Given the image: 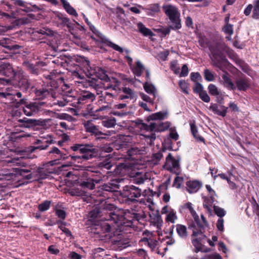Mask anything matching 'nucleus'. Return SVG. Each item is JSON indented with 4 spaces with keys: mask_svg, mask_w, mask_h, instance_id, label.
<instances>
[{
    "mask_svg": "<svg viewBox=\"0 0 259 259\" xmlns=\"http://www.w3.org/2000/svg\"><path fill=\"white\" fill-rule=\"evenodd\" d=\"M102 123L104 126L107 128H111L116 125V121L114 118H111L102 121Z\"/></svg>",
    "mask_w": 259,
    "mask_h": 259,
    "instance_id": "nucleus-43",
    "label": "nucleus"
},
{
    "mask_svg": "<svg viewBox=\"0 0 259 259\" xmlns=\"http://www.w3.org/2000/svg\"><path fill=\"white\" fill-rule=\"evenodd\" d=\"M213 208L215 214H217L219 218H223V217L226 215V212L224 209L216 205H214Z\"/></svg>",
    "mask_w": 259,
    "mask_h": 259,
    "instance_id": "nucleus-47",
    "label": "nucleus"
},
{
    "mask_svg": "<svg viewBox=\"0 0 259 259\" xmlns=\"http://www.w3.org/2000/svg\"><path fill=\"white\" fill-rule=\"evenodd\" d=\"M141 190L135 186H126L124 187L122 196L131 201H136V198L141 195Z\"/></svg>",
    "mask_w": 259,
    "mask_h": 259,
    "instance_id": "nucleus-10",
    "label": "nucleus"
},
{
    "mask_svg": "<svg viewBox=\"0 0 259 259\" xmlns=\"http://www.w3.org/2000/svg\"><path fill=\"white\" fill-rule=\"evenodd\" d=\"M48 156H50L51 158L55 160H59L62 158H64V157L60 150L57 147L52 148V150L49 152Z\"/></svg>",
    "mask_w": 259,
    "mask_h": 259,
    "instance_id": "nucleus-29",
    "label": "nucleus"
},
{
    "mask_svg": "<svg viewBox=\"0 0 259 259\" xmlns=\"http://www.w3.org/2000/svg\"><path fill=\"white\" fill-rule=\"evenodd\" d=\"M144 213L133 209L123 212H110L106 218L98 220L97 225L103 233H107V236H120L124 227L132 225L133 221H139L144 217Z\"/></svg>",
    "mask_w": 259,
    "mask_h": 259,
    "instance_id": "nucleus-1",
    "label": "nucleus"
},
{
    "mask_svg": "<svg viewBox=\"0 0 259 259\" xmlns=\"http://www.w3.org/2000/svg\"><path fill=\"white\" fill-rule=\"evenodd\" d=\"M62 3L63 8L69 14L74 16H77V13L76 10L72 7L69 3L66 0H60Z\"/></svg>",
    "mask_w": 259,
    "mask_h": 259,
    "instance_id": "nucleus-34",
    "label": "nucleus"
},
{
    "mask_svg": "<svg viewBox=\"0 0 259 259\" xmlns=\"http://www.w3.org/2000/svg\"><path fill=\"white\" fill-rule=\"evenodd\" d=\"M176 230L179 237L182 239H186L187 237V232L186 227L182 225L178 224L176 225Z\"/></svg>",
    "mask_w": 259,
    "mask_h": 259,
    "instance_id": "nucleus-38",
    "label": "nucleus"
},
{
    "mask_svg": "<svg viewBox=\"0 0 259 259\" xmlns=\"http://www.w3.org/2000/svg\"><path fill=\"white\" fill-rule=\"evenodd\" d=\"M201 218L202 221V223L200 222L199 218L198 222L195 221L197 227L199 228V230H197L196 227H195V228L193 231V236H197L199 235V234H202L204 228L207 227V222L204 216L203 215H201Z\"/></svg>",
    "mask_w": 259,
    "mask_h": 259,
    "instance_id": "nucleus-23",
    "label": "nucleus"
},
{
    "mask_svg": "<svg viewBox=\"0 0 259 259\" xmlns=\"http://www.w3.org/2000/svg\"><path fill=\"white\" fill-rule=\"evenodd\" d=\"M91 167H86L82 166V178L85 177L87 179L86 181L82 180V188H87L89 189H93L95 188V182L96 183H98V180H95L90 178L92 176L93 170H91Z\"/></svg>",
    "mask_w": 259,
    "mask_h": 259,
    "instance_id": "nucleus-9",
    "label": "nucleus"
},
{
    "mask_svg": "<svg viewBox=\"0 0 259 259\" xmlns=\"http://www.w3.org/2000/svg\"><path fill=\"white\" fill-rule=\"evenodd\" d=\"M162 156L163 155L161 152L153 154L151 157L150 162L153 165L157 164Z\"/></svg>",
    "mask_w": 259,
    "mask_h": 259,
    "instance_id": "nucleus-41",
    "label": "nucleus"
},
{
    "mask_svg": "<svg viewBox=\"0 0 259 259\" xmlns=\"http://www.w3.org/2000/svg\"><path fill=\"white\" fill-rule=\"evenodd\" d=\"M84 73L88 79L82 76V86L84 88L91 87L96 90L100 85L99 81L96 78L105 81L109 79L106 71L98 67L91 66L89 60L82 56V73Z\"/></svg>",
    "mask_w": 259,
    "mask_h": 259,
    "instance_id": "nucleus-3",
    "label": "nucleus"
},
{
    "mask_svg": "<svg viewBox=\"0 0 259 259\" xmlns=\"http://www.w3.org/2000/svg\"><path fill=\"white\" fill-rule=\"evenodd\" d=\"M228 109V108L225 106H219L217 104L211 103L209 107V109L214 114L223 117L226 116Z\"/></svg>",
    "mask_w": 259,
    "mask_h": 259,
    "instance_id": "nucleus-22",
    "label": "nucleus"
},
{
    "mask_svg": "<svg viewBox=\"0 0 259 259\" xmlns=\"http://www.w3.org/2000/svg\"><path fill=\"white\" fill-rule=\"evenodd\" d=\"M51 201L46 200L39 204L38 206V208L41 211H45L49 209Z\"/></svg>",
    "mask_w": 259,
    "mask_h": 259,
    "instance_id": "nucleus-49",
    "label": "nucleus"
},
{
    "mask_svg": "<svg viewBox=\"0 0 259 259\" xmlns=\"http://www.w3.org/2000/svg\"><path fill=\"white\" fill-rule=\"evenodd\" d=\"M19 123H22V125L24 127H29L30 125L34 124L36 121L35 119H28L27 118H24L23 119H20L18 120Z\"/></svg>",
    "mask_w": 259,
    "mask_h": 259,
    "instance_id": "nucleus-44",
    "label": "nucleus"
},
{
    "mask_svg": "<svg viewBox=\"0 0 259 259\" xmlns=\"http://www.w3.org/2000/svg\"><path fill=\"white\" fill-rule=\"evenodd\" d=\"M187 190L190 193L197 192L201 187L202 184L198 181H188L187 182Z\"/></svg>",
    "mask_w": 259,
    "mask_h": 259,
    "instance_id": "nucleus-26",
    "label": "nucleus"
},
{
    "mask_svg": "<svg viewBox=\"0 0 259 259\" xmlns=\"http://www.w3.org/2000/svg\"><path fill=\"white\" fill-rule=\"evenodd\" d=\"M53 140L50 136H47V137H41L40 139L37 140L34 142V144L38 145L37 146H30L29 147V151L33 152L36 149L45 150L47 149L50 144L53 143Z\"/></svg>",
    "mask_w": 259,
    "mask_h": 259,
    "instance_id": "nucleus-15",
    "label": "nucleus"
},
{
    "mask_svg": "<svg viewBox=\"0 0 259 259\" xmlns=\"http://www.w3.org/2000/svg\"><path fill=\"white\" fill-rule=\"evenodd\" d=\"M84 126L87 132H89L92 134L95 135L96 136L98 135H108V134H104L101 132L98 128V127L95 125L92 122V120H88L84 123Z\"/></svg>",
    "mask_w": 259,
    "mask_h": 259,
    "instance_id": "nucleus-20",
    "label": "nucleus"
},
{
    "mask_svg": "<svg viewBox=\"0 0 259 259\" xmlns=\"http://www.w3.org/2000/svg\"><path fill=\"white\" fill-rule=\"evenodd\" d=\"M183 181V178L180 176H176L175 178L174 185L176 186L177 188H179Z\"/></svg>",
    "mask_w": 259,
    "mask_h": 259,
    "instance_id": "nucleus-63",
    "label": "nucleus"
},
{
    "mask_svg": "<svg viewBox=\"0 0 259 259\" xmlns=\"http://www.w3.org/2000/svg\"><path fill=\"white\" fill-rule=\"evenodd\" d=\"M200 235H201V236H200V237H197L196 238H194V239H193L192 240V243L193 244V245H194V246L196 248V252H198L199 251H200L202 249V245H201V243L200 242L201 241V239H203L205 237V236L204 235L202 234H200ZM192 237H194V236L192 235Z\"/></svg>",
    "mask_w": 259,
    "mask_h": 259,
    "instance_id": "nucleus-37",
    "label": "nucleus"
},
{
    "mask_svg": "<svg viewBox=\"0 0 259 259\" xmlns=\"http://www.w3.org/2000/svg\"><path fill=\"white\" fill-rule=\"evenodd\" d=\"M23 110L26 116H33L38 112L39 106L36 103H26L23 107Z\"/></svg>",
    "mask_w": 259,
    "mask_h": 259,
    "instance_id": "nucleus-17",
    "label": "nucleus"
},
{
    "mask_svg": "<svg viewBox=\"0 0 259 259\" xmlns=\"http://www.w3.org/2000/svg\"><path fill=\"white\" fill-rule=\"evenodd\" d=\"M224 85L229 90H234L236 89V86L232 81L229 77L228 74L225 73L222 75Z\"/></svg>",
    "mask_w": 259,
    "mask_h": 259,
    "instance_id": "nucleus-33",
    "label": "nucleus"
},
{
    "mask_svg": "<svg viewBox=\"0 0 259 259\" xmlns=\"http://www.w3.org/2000/svg\"><path fill=\"white\" fill-rule=\"evenodd\" d=\"M179 85L183 92L186 94H189L188 89L189 84L184 80H180Z\"/></svg>",
    "mask_w": 259,
    "mask_h": 259,
    "instance_id": "nucleus-48",
    "label": "nucleus"
},
{
    "mask_svg": "<svg viewBox=\"0 0 259 259\" xmlns=\"http://www.w3.org/2000/svg\"><path fill=\"white\" fill-rule=\"evenodd\" d=\"M140 97L143 101L151 104H153L154 100L156 99L153 98V97H150V96L145 94L144 93H140Z\"/></svg>",
    "mask_w": 259,
    "mask_h": 259,
    "instance_id": "nucleus-53",
    "label": "nucleus"
},
{
    "mask_svg": "<svg viewBox=\"0 0 259 259\" xmlns=\"http://www.w3.org/2000/svg\"><path fill=\"white\" fill-rule=\"evenodd\" d=\"M96 155V150L93 145L82 144V161L90 159Z\"/></svg>",
    "mask_w": 259,
    "mask_h": 259,
    "instance_id": "nucleus-16",
    "label": "nucleus"
},
{
    "mask_svg": "<svg viewBox=\"0 0 259 259\" xmlns=\"http://www.w3.org/2000/svg\"><path fill=\"white\" fill-rule=\"evenodd\" d=\"M204 78L208 81H212L214 80V74L207 69L204 70Z\"/></svg>",
    "mask_w": 259,
    "mask_h": 259,
    "instance_id": "nucleus-50",
    "label": "nucleus"
},
{
    "mask_svg": "<svg viewBox=\"0 0 259 259\" xmlns=\"http://www.w3.org/2000/svg\"><path fill=\"white\" fill-rule=\"evenodd\" d=\"M162 10L166 16L172 23L173 29H179L181 27L180 13L178 8L171 4H164L162 6Z\"/></svg>",
    "mask_w": 259,
    "mask_h": 259,
    "instance_id": "nucleus-5",
    "label": "nucleus"
},
{
    "mask_svg": "<svg viewBox=\"0 0 259 259\" xmlns=\"http://www.w3.org/2000/svg\"><path fill=\"white\" fill-rule=\"evenodd\" d=\"M143 237L140 240L142 245L147 246L152 250L157 247L158 242L152 232L144 231L143 233Z\"/></svg>",
    "mask_w": 259,
    "mask_h": 259,
    "instance_id": "nucleus-11",
    "label": "nucleus"
},
{
    "mask_svg": "<svg viewBox=\"0 0 259 259\" xmlns=\"http://www.w3.org/2000/svg\"><path fill=\"white\" fill-rule=\"evenodd\" d=\"M140 202L147 206L150 209L154 204L152 199L151 198L141 199Z\"/></svg>",
    "mask_w": 259,
    "mask_h": 259,
    "instance_id": "nucleus-55",
    "label": "nucleus"
},
{
    "mask_svg": "<svg viewBox=\"0 0 259 259\" xmlns=\"http://www.w3.org/2000/svg\"><path fill=\"white\" fill-rule=\"evenodd\" d=\"M105 83L103 84L105 90H112L113 91H117L119 89V86L120 84L117 79L115 77H109V79H106L105 81Z\"/></svg>",
    "mask_w": 259,
    "mask_h": 259,
    "instance_id": "nucleus-19",
    "label": "nucleus"
},
{
    "mask_svg": "<svg viewBox=\"0 0 259 259\" xmlns=\"http://www.w3.org/2000/svg\"><path fill=\"white\" fill-rule=\"evenodd\" d=\"M57 224L59 225V228L67 236H71V233L69 229L65 227V224L61 221H57Z\"/></svg>",
    "mask_w": 259,
    "mask_h": 259,
    "instance_id": "nucleus-51",
    "label": "nucleus"
},
{
    "mask_svg": "<svg viewBox=\"0 0 259 259\" xmlns=\"http://www.w3.org/2000/svg\"><path fill=\"white\" fill-rule=\"evenodd\" d=\"M99 165L100 167L105 168L107 169H110L112 166L111 163V160H110L109 158H107L106 161L100 162Z\"/></svg>",
    "mask_w": 259,
    "mask_h": 259,
    "instance_id": "nucleus-57",
    "label": "nucleus"
},
{
    "mask_svg": "<svg viewBox=\"0 0 259 259\" xmlns=\"http://www.w3.org/2000/svg\"><path fill=\"white\" fill-rule=\"evenodd\" d=\"M164 167L167 170L178 175L180 171L179 159L174 158L170 153L166 157Z\"/></svg>",
    "mask_w": 259,
    "mask_h": 259,
    "instance_id": "nucleus-13",
    "label": "nucleus"
},
{
    "mask_svg": "<svg viewBox=\"0 0 259 259\" xmlns=\"http://www.w3.org/2000/svg\"><path fill=\"white\" fill-rule=\"evenodd\" d=\"M65 177L66 178L65 179V181L70 182L73 185L68 190V193L71 196H79L80 195L81 183L79 182L78 176L71 171H69L66 174Z\"/></svg>",
    "mask_w": 259,
    "mask_h": 259,
    "instance_id": "nucleus-8",
    "label": "nucleus"
},
{
    "mask_svg": "<svg viewBox=\"0 0 259 259\" xmlns=\"http://www.w3.org/2000/svg\"><path fill=\"white\" fill-rule=\"evenodd\" d=\"M209 93L213 96H217L220 94V92L218 88L213 84H210L208 87Z\"/></svg>",
    "mask_w": 259,
    "mask_h": 259,
    "instance_id": "nucleus-52",
    "label": "nucleus"
},
{
    "mask_svg": "<svg viewBox=\"0 0 259 259\" xmlns=\"http://www.w3.org/2000/svg\"><path fill=\"white\" fill-rule=\"evenodd\" d=\"M17 96L18 98L22 97V94L20 92H17L16 94L10 91L9 89H7L5 92H0L1 98H8L10 100H13L14 97Z\"/></svg>",
    "mask_w": 259,
    "mask_h": 259,
    "instance_id": "nucleus-31",
    "label": "nucleus"
},
{
    "mask_svg": "<svg viewBox=\"0 0 259 259\" xmlns=\"http://www.w3.org/2000/svg\"><path fill=\"white\" fill-rule=\"evenodd\" d=\"M50 77V80L47 82V88L37 90L35 91V94L39 99H43L48 97H56L55 90L58 88L57 82Z\"/></svg>",
    "mask_w": 259,
    "mask_h": 259,
    "instance_id": "nucleus-6",
    "label": "nucleus"
},
{
    "mask_svg": "<svg viewBox=\"0 0 259 259\" xmlns=\"http://www.w3.org/2000/svg\"><path fill=\"white\" fill-rule=\"evenodd\" d=\"M184 207L185 208L188 209L190 211V212L191 215H192V217H193L195 221L198 222V215H197L196 211L193 209V208L192 207V204L191 203L188 202L184 205Z\"/></svg>",
    "mask_w": 259,
    "mask_h": 259,
    "instance_id": "nucleus-42",
    "label": "nucleus"
},
{
    "mask_svg": "<svg viewBox=\"0 0 259 259\" xmlns=\"http://www.w3.org/2000/svg\"><path fill=\"white\" fill-rule=\"evenodd\" d=\"M169 126V123L166 122H160L159 121L151 122L149 124L142 123L141 128L146 131L162 132L167 130Z\"/></svg>",
    "mask_w": 259,
    "mask_h": 259,
    "instance_id": "nucleus-12",
    "label": "nucleus"
},
{
    "mask_svg": "<svg viewBox=\"0 0 259 259\" xmlns=\"http://www.w3.org/2000/svg\"><path fill=\"white\" fill-rule=\"evenodd\" d=\"M224 219L222 218H219V219L217 221L216 226H217L218 230L221 232H223L224 230Z\"/></svg>",
    "mask_w": 259,
    "mask_h": 259,
    "instance_id": "nucleus-62",
    "label": "nucleus"
},
{
    "mask_svg": "<svg viewBox=\"0 0 259 259\" xmlns=\"http://www.w3.org/2000/svg\"><path fill=\"white\" fill-rule=\"evenodd\" d=\"M122 92L123 95H120L119 96V99L124 100L126 99H134L136 98V95L134 91L128 88H123Z\"/></svg>",
    "mask_w": 259,
    "mask_h": 259,
    "instance_id": "nucleus-27",
    "label": "nucleus"
},
{
    "mask_svg": "<svg viewBox=\"0 0 259 259\" xmlns=\"http://www.w3.org/2000/svg\"><path fill=\"white\" fill-rule=\"evenodd\" d=\"M69 101L67 97H64L62 99L59 100H57L56 102H54L55 104L58 105L59 106L63 107L65 106L66 104Z\"/></svg>",
    "mask_w": 259,
    "mask_h": 259,
    "instance_id": "nucleus-60",
    "label": "nucleus"
},
{
    "mask_svg": "<svg viewBox=\"0 0 259 259\" xmlns=\"http://www.w3.org/2000/svg\"><path fill=\"white\" fill-rule=\"evenodd\" d=\"M13 78L15 80L19 81L23 76V72L20 70L15 72L10 63L7 62H0V74Z\"/></svg>",
    "mask_w": 259,
    "mask_h": 259,
    "instance_id": "nucleus-7",
    "label": "nucleus"
},
{
    "mask_svg": "<svg viewBox=\"0 0 259 259\" xmlns=\"http://www.w3.org/2000/svg\"><path fill=\"white\" fill-rule=\"evenodd\" d=\"M217 195L214 191H213L212 193H209L208 196L204 197L203 206L208 212H211V206L214 202H217Z\"/></svg>",
    "mask_w": 259,
    "mask_h": 259,
    "instance_id": "nucleus-18",
    "label": "nucleus"
},
{
    "mask_svg": "<svg viewBox=\"0 0 259 259\" xmlns=\"http://www.w3.org/2000/svg\"><path fill=\"white\" fill-rule=\"evenodd\" d=\"M25 64L27 69L32 73L37 74L38 73V68L36 65H34L29 63H26Z\"/></svg>",
    "mask_w": 259,
    "mask_h": 259,
    "instance_id": "nucleus-54",
    "label": "nucleus"
},
{
    "mask_svg": "<svg viewBox=\"0 0 259 259\" xmlns=\"http://www.w3.org/2000/svg\"><path fill=\"white\" fill-rule=\"evenodd\" d=\"M199 96V98L204 102L208 103L210 101V97L205 91H203L200 93Z\"/></svg>",
    "mask_w": 259,
    "mask_h": 259,
    "instance_id": "nucleus-58",
    "label": "nucleus"
},
{
    "mask_svg": "<svg viewBox=\"0 0 259 259\" xmlns=\"http://www.w3.org/2000/svg\"><path fill=\"white\" fill-rule=\"evenodd\" d=\"M145 137L147 142L150 145L153 144V142L156 139V135L154 133L145 135Z\"/></svg>",
    "mask_w": 259,
    "mask_h": 259,
    "instance_id": "nucleus-56",
    "label": "nucleus"
},
{
    "mask_svg": "<svg viewBox=\"0 0 259 259\" xmlns=\"http://www.w3.org/2000/svg\"><path fill=\"white\" fill-rule=\"evenodd\" d=\"M203 87L200 83L197 82L195 83L194 87L193 88V91L194 93L199 94L200 93L203 92Z\"/></svg>",
    "mask_w": 259,
    "mask_h": 259,
    "instance_id": "nucleus-59",
    "label": "nucleus"
},
{
    "mask_svg": "<svg viewBox=\"0 0 259 259\" xmlns=\"http://www.w3.org/2000/svg\"><path fill=\"white\" fill-rule=\"evenodd\" d=\"M143 87L146 92L151 96L153 97V98H156L157 97L158 99H159L157 90L152 83L146 82L144 84Z\"/></svg>",
    "mask_w": 259,
    "mask_h": 259,
    "instance_id": "nucleus-25",
    "label": "nucleus"
},
{
    "mask_svg": "<svg viewBox=\"0 0 259 259\" xmlns=\"http://www.w3.org/2000/svg\"><path fill=\"white\" fill-rule=\"evenodd\" d=\"M168 112L165 110L160 111L150 115L148 119L151 120H162L167 118Z\"/></svg>",
    "mask_w": 259,
    "mask_h": 259,
    "instance_id": "nucleus-30",
    "label": "nucleus"
},
{
    "mask_svg": "<svg viewBox=\"0 0 259 259\" xmlns=\"http://www.w3.org/2000/svg\"><path fill=\"white\" fill-rule=\"evenodd\" d=\"M198 42L203 48L208 47L210 52L209 57L214 66L220 67L222 64L226 61L224 53L228 51V48L224 42L219 41L209 44L206 37L201 36Z\"/></svg>",
    "mask_w": 259,
    "mask_h": 259,
    "instance_id": "nucleus-4",
    "label": "nucleus"
},
{
    "mask_svg": "<svg viewBox=\"0 0 259 259\" xmlns=\"http://www.w3.org/2000/svg\"><path fill=\"white\" fill-rule=\"evenodd\" d=\"M22 158H8L3 161L5 166L12 167L10 168H3L0 172V175L4 177V179L11 180L16 179L17 174L24 177L27 180L33 179L39 181L45 179L49 176L42 168H38L36 170L31 171L32 168L20 169L15 166H24L21 162Z\"/></svg>",
    "mask_w": 259,
    "mask_h": 259,
    "instance_id": "nucleus-2",
    "label": "nucleus"
},
{
    "mask_svg": "<svg viewBox=\"0 0 259 259\" xmlns=\"http://www.w3.org/2000/svg\"><path fill=\"white\" fill-rule=\"evenodd\" d=\"M237 89L239 91H245L249 87V82L245 78H239L236 82Z\"/></svg>",
    "mask_w": 259,
    "mask_h": 259,
    "instance_id": "nucleus-35",
    "label": "nucleus"
},
{
    "mask_svg": "<svg viewBox=\"0 0 259 259\" xmlns=\"http://www.w3.org/2000/svg\"><path fill=\"white\" fill-rule=\"evenodd\" d=\"M190 126L191 128V131L192 133V134L193 135V137L197 141H200V142H204V140L203 137L199 136L198 134V130L197 127H196L195 121H190Z\"/></svg>",
    "mask_w": 259,
    "mask_h": 259,
    "instance_id": "nucleus-32",
    "label": "nucleus"
},
{
    "mask_svg": "<svg viewBox=\"0 0 259 259\" xmlns=\"http://www.w3.org/2000/svg\"><path fill=\"white\" fill-rule=\"evenodd\" d=\"M253 5L252 17L254 19H259V0L255 1Z\"/></svg>",
    "mask_w": 259,
    "mask_h": 259,
    "instance_id": "nucleus-45",
    "label": "nucleus"
},
{
    "mask_svg": "<svg viewBox=\"0 0 259 259\" xmlns=\"http://www.w3.org/2000/svg\"><path fill=\"white\" fill-rule=\"evenodd\" d=\"M138 7L145 11L147 15L150 16H154L160 11V6L158 4H151L146 7H143L141 5H139Z\"/></svg>",
    "mask_w": 259,
    "mask_h": 259,
    "instance_id": "nucleus-21",
    "label": "nucleus"
},
{
    "mask_svg": "<svg viewBox=\"0 0 259 259\" xmlns=\"http://www.w3.org/2000/svg\"><path fill=\"white\" fill-rule=\"evenodd\" d=\"M202 259H222V257L219 253H214L207 255Z\"/></svg>",
    "mask_w": 259,
    "mask_h": 259,
    "instance_id": "nucleus-64",
    "label": "nucleus"
},
{
    "mask_svg": "<svg viewBox=\"0 0 259 259\" xmlns=\"http://www.w3.org/2000/svg\"><path fill=\"white\" fill-rule=\"evenodd\" d=\"M82 17L84 20L85 23L88 26L89 29L92 32V33L97 37V38H95L93 36H91V37L94 39H96L97 41H100L101 42H106L107 41L106 38L105 36L102 34L99 31H98L95 26L93 24L92 21L87 17L85 15L82 13Z\"/></svg>",
    "mask_w": 259,
    "mask_h": 259,
    "instance_id": "nucleus-14",
    "label": "nucleus"
},
{
    "mask_svg": "<svg viewBox=\"0 0 259 259\" xmlns=\"http://www.w3.org/2000/svg\"><path fill=\"white\" fill-rule=\"evenodd\" d=\"M119 182L117 180H112L110 182L102 186V189L108 192L116 191L119 188Z\"/></svg>",
    "mask_w": 259,
    "mask_h": 259,
    "instance_id": "nucleus-24",
    "label": "nucleus"
},
{
    "mask_svg": "<svg viewBox=\"0 0 259 259\" xmlns=\"http://www.w3.org/2000/svg\"><path fill=\"white\" fill-rule=\"evenodd\" d=\"M137 27L139 31L142 34H143L144 36L153 35V33L151 31V30L146 28L142 22H139L137 24Z\"/></svg>",
    "mask_w": 259,
    "mask_h": 259,
    "instance_id": "nucleus-36",
    "label": "nucleus"
},
{
    "mask_svg": "<svg viewBox=\"0 0 259 259\" xmlns=\"http://www.w3.org/2000/svg\"><path fill=\"white\" fill-rule=\"evenodd\" d=\"M190 78L192 81L196 82L201 79V76L198 72H192L190 74Z\"/></svg>",
    "mask_w": 259,
    "mask_h": 259,
    "instance_id": "nucleus-61",
    "label": "nucleus"
},
{
    "mask_svg": "<svg viewBox=\"0 0 259 259\" xmlns=\"http://www.w3.org/2000/svg\"><path fill=\"white\" fill-rule=\"evenodd\" d=\"M177 220V216L176 215V211L174 209L170 210L169 213L166 215V220L167 222L174 223L176 220Z\"/></svg>",
    "mask_w": 259,
    "mask_h": 259,
    "instance_id": "nucleus-46",
    "label": "nucleus"
},
{
    "mask_svg": "<svg viewBox=\"0 0 259 259\" xmlns=\"http://www.w3.org/2000/svg\"><path fill=\"white\" fill-rule=\"evenodd\" d=\"M95 99V96L94 94L90 91L82 90V101L87 100L89 102H92Z\"/></svg>",
    "mask_w": 259,
    "mask_h": 259,
    "instance_id": "nucleus-39",
    "label": "nucleus"
},
{
    "mask_svg": "<svg viewBox=\"0 0 259 259\" xmlns=\"http://www.w3.org/2000/svg\"><path fill=\"white\" fill-rule=\"evenodd\" d=\"M131 68L133 73L138 77L140 76L145 70L144 66L139 60L136 62L135 66H131Z\"/></svg>",
    "mask_w": 259,
    "mask_h": 259,
    "instance_id": "nucleus-28",
    "label": "nucleus"
},
{
    "mask_svg": "<svg viewBox=\"0 0 259 259\" xmlns=\"http://www.w3.org/2000/svg\"><path fill=\"white\" fill-rule=\"evenodd\" d=\"M35 19V15L32 14H28L27 16L18 20L19 24H26L31 22V20Z\"/></svg>",
    "mask_w": 259,
    "mask_h": 259,
    "instance_id": "nucleus-40",
    "label": "nucleus"
}]
</instances>
